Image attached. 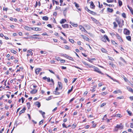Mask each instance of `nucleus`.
I'll list each match as a JSON object with an SVG mask.
<instances>
[{
    "instance_id": "obj_62",
    "label": "nucleus",
    "mask_w": 133,
    "mask_h": 133,
    "mask_svg": "<svg viewBox=\"0 0 133 133\" xmlns=\"http://www.w3.org/2000/svg\"><path fill=\"white\" fill-rule=\"evenodd\" d=\"M77 78H74V80L72 81V83H74L77 80Z\"/></svg>"
},
{
    "instance_id": "obj_59",
    "label": "nucleus",
    "mask_w": 133,
    "mask_h": 133,
    "mask_svg": "<svg viewBox=\"0 0 133 133\" xmlns=\"http://www.w3.org/2000/svg\"><path fill=\"white\" fill-rule=\"evenodd\" d=\"M43 123V120H42L40 121L39 122V125H41Z\"/></svg>"
},
{
    "instance_id": "obj_9",
    "label": "nucleus",
    "mask_w": 133,
    "mask_h": 133,
    "mask_svg": "<svg viewBox=\"0 0 133 133\" xmlns=\"http://www.w3.org/2000/svg\"><path fill=\"white\" fill-rule=\"evenodd\" d=\"M59 89H61L62 88V83L60 82H58V83Z\"/></svg>"
},
{
    "instance_id": "obj_61",
    "label": "nucleus",
    "mask_w": 133,
    "mask_h": 133,
    "mask_svg": "<svg viewBox=\"0 0 133 133\" xmlns=\"http://www.w3.org/2000/svg\"><path fill=\"white\" fill-rule=\"evenodd\" d=\"M51 99V96H50V97H49L48 98H47L46 99V100L48 101V100Z\"/></svg>"
},
{
    "instance_id": "obj_20",
    "label": "nucleus",
    "mask_w": 133,
    "mask_h": 133,
    "mask_svg": "<svg viewBox=\"0 0 133 133\" xmlns=\"http://www.w3.org/2000/svg\"><path fill=\"white\" fill-rule=\"evenodd\" d=\"M79 28L82 31H83L85 30L84 28L82 26H79Z\"/></svg>"
},
{
    "instance_id": "obj_25",
    "label": "nucleus",
    "mask_w": 133,
    "mask_h": 133,
    "mask_svg": "<svg viewBox=\"0 0 133 133\" xmlns=\"http://www.w3.org/2000/svg\"><path fill=\"white\" fill-rule=\"evenodd\" d=\"M24 28L25 29L27 30H30V29H31V28L27 26H25Z\"/></svg>"
},
{
    "instance_id": "obj_40",
    "label": "nucleus",
    "mask_w": 133,
    "mask_h": 133,
    "mask_svg": "<svg viewBox=\"0 0 133 133\" xmlns=\"http://www.w3.org/2000/svg\"><path fill=\"white\" fill-rule=\"evenodd\" d=\"M127 112L130 116H131V115L132 113L131 111L127 110Z\"/></svg>"
},
{
    "instance_id": "obj_36",
    "label": "nucleus",
    "mask_w": 133,
    "mask_h": 133,
    "mask_svg": "<svg viewBox=\"0 0 133 133\" xmlns=\"http://www.w3.org/2000/svg\"><path fill=\"white\" fill-rule=\"evenodd\" d=\"M64 48L66 50H69V48L68 46L67 45H65L64 46Z\"/></svg>"
},
{
    "instance_id": "obj_14",
    "label": "nucleus",
    "mask_w": 133,
    "mask_h": 133,
    "mask_svg": "<svg viewBox=\"0 0 133 133\" xmlns=\"http://www.w3.org/2000/svg\"><path fill=\"white\" fill-rule=\"evenodd\" d=\"M82 63L84 64L86 66H89V67H92L89 64H87V63H86L84 61L82 62Z\"/></svg>"
},
{
    "instance_id": "obj_17",
    "label": "nucleus",
    "mask_w": 133,
    "mask_h": 133,
    "mask_svg": "<svg viewBox=\"0 0 133 133\" xmlns=\"http://www.w3.org/2000/svg\"><path fill=\"white\" fill-rule=\"evenodd\" d=\"M66 21V20L65 19H62L60 22V23L62 24L65 23V22Z\"/></svg>"
},
{
    "instance_id": "obj_46",
    "label": "nucleus",
    "mask_w": 133,
    "mask_h": 133,
    "mask_svg": "<svg viewBox=\"0 0 133 133\" xmlns=\"http://www.w3.org/2000/svg\"><path fill=\"white\" fill-rule=\"evenodd\" d=\"M109 64L112 67L114 68V65L112 63H109Z\"/></svg>"
},
{
    "instance_id": "obj_34",
    "label": "nucleus",
    "mask_w": 133,
    "mask_h": 133,
    "mask_svg": "<svg viewBox=\"0 0 133 133\" xmlns=\"http://www.w3.org/2000/svg\"><path fill=\"white\" fill-rule=\"evenodd\" d=\"M109 12H111L113 11V9H107V10Z\"/></svg>"
},
{
    "instance_id": "obj_35",
    "label": "nucleus",
    "mask_w": 133,
    "mask_h": 133,
    "mask_svg": "<svg viewBox=\"0 0 133 133\" xmlns=\"http://www.w3.org/2000/svg\"><path fill=\"white\" fill-rule=\"evenodd\" d=\"M116 21L118 23V24H119L121 23V22L119 20V19L117 18L116 19Z\"/></svg>"
},
{
    "instance_id": "obj_49",
    "label": "nucleus",
    "mask_w": 133,
    "mask_h": 133,
    "mask_svg": "<svg viewBox=\"0 0 133 133\" xmlns=\"http://www.w3.org/2000/svg\"><path fill=\"white\" fill-rule=\"evenodd\" d=\"M71 25L77 27V24H74L73 23L71 24Z\"/></svg>"
},
{
    "instance_id": "obj_64",
    "label": "nucleus",
    "mask_w": 133,
    "mask_h": 133,
    "mask_svg": "<svg viewBox=\"0 0 133 133\" xmlns=\"http://www.w3.org/2000/svg\"><path fill=\"white\" fill-rule=\"evenodd\" d=\"M84 99V98H81L80 99V101H83Z\"/></svg>"
},
{
    "instance_id": "obj_52",
    "label": "nucleus",
    "mask_w": 133,
    "mask_h": 133,
    "mask_svg": "<svg viewBox=\"0 0 133 133\" xmlns=\"http://www.w3.org/2000/svg\"><path fill=\"white\" fill-rule=\"evenodd\" d=\"M17 121H16L15 122V124H14V126H16V127L17 125H18V124H17Z\"/></svg>"
},
{
    "instance_id": "obj_30",
    "label": "nucleus",
    "mask_w": 133,
    "mask_h": 133,
    "mask_svg": "<svg viewBox=\"0 0 133 133\" xmlns=\"http://www.w3.org/2000/svg\"><path fill=\"white\" fill-rule=\"evenodd\" d=\"M101 40L102 41H103V42H106V40L105 38H104V36L103 37L101 38Z\"/></svg>"
},
{
    "instance_id": "obj_23",
    "label": "nucleus",
    "mask_w": 133,
    "mask_h": 133,
    "mask_svg": "<svg viewBox=\"0 0 133 133\" xmlns=\"http://www.w3.org/2000/svg\"><path fill=\"white\" fill-rule=\"evenodd\" d=\"M90 6L92 8H94L95 6V5H94L92 1L91 2Z\"/></svg>"
},
{
    "instance_id": "obj_43",
    "label": "nucleus",
    "mask_w": 133,
    "mask_h": 133,
    "mask_svg": "<svg viewBox=\"0 0 133 133\" xmlns=\"http://www.w3.org/2000/svg\"><path fill=\"white\" fill-rule=\"evenodd\" d=\"M55 59L57 61H59L60 60V57H56Z\"/></svg>"
},
{
    "instance_id": "obj_19",
    "label": "nucleus",
    "mask_w": 133,
    "mask_h": 133,
    "mask_svg": "<svg viewBox=\"0 0 133 133\" xmlns=\"http://www.w3.org/2000/svg\"><path fill=\"white\" fill-rule=\"evenodd\" d=\"M126 38L127 40L130 41H131V37L130 36H127L126 37Z\"/></svg>"
},
{
    "instance_id": "obj_53",
    "label": "nucleus",
    "mask_w": 133,
    "mask_h": 133,
    "mask_svg": "<svg viewBox=\"0 0 133 133\" xmlns=\"http://www.w3.org/2000/svg\"><path fill=\"white\" fill-rule=\"evenodd\" d=\"M109 77V78H110L113 81H116V80L115 79H113L112 77L111 76H109L108 77Z\"/></svg>"
},
{
    "instance_id": "obj_15",
    "label": "nucleus",
    "mask_w": 133,
    "mask_h": 133,
    "mask_svg": "<svg viewBox=\"0 0 133 133\" xmlns=\"http://www.w3.org/2000/svg\"><path fill=\"white\" fill-rule=\"evenodd\" d=\"M82 36H83V38L84 39H85V40H86L87 41H88L89 40V38H88L86 36L83 35H82Z\"/></svg>"
},
{
    "instance_id": "obj_60",
    "label": "nucleus",
    "mask_w": 133,
    "mask_h": 133,
    "mask_svg": "<svg viewBox=\"0 0 133 133\" xmlns=\"http://www.w3.org/2000/svg\"><path fill=\"white\" fill-rule=\"evenodd\" d=\"M47 26H48V27H49L51 28H52V26L50 24H48L47 25Z\"/></svg>"
},
{
    "instance_id": "obj_24",
    "label": "nucleus",
    "mask_w": 133,
    "mask_h": 133,
    "mask_svg": "<svg viewBox=\"0 0 133 133\" xmlns=\"http://www.w3.org/2000/svg\"><path fill=\"white\" fill-rule=\"evenodd\" d=\"M104 37L105 38L108 42L110 41V40L108 37V36L106 35H104Z\"/></svg>"
},
{
    "instance_id": "obj_11",
    "label": "nucleus",
    "mask_w": 133,
    "mask_h": 133,
    "mask_svg": "<svg viewBox=\"0 0 133 133\" xmlns=\"http://www.w3.org/2000/svg\"><path fill=\"white\" fill-rule=\"evenodd\" d=\"M62 26L64 28H69V25L68 24H65L62 25Z\"/></svg>"
},
{
    "instance_id": "obj_56",
    "label": "nucleus",
    "mask_w": 133,
    "mask_h": 133,
    "mask_svg": "<svg viewBox=\"0 0 133 133\" xmlns=\"http://www.w3.org/2000/svg\"><path fill=\"white\" fill-rule=\"evenodd\" d=\"M69 41L71 43H73L74 42V41L72 39H69Z\"/></svg>"
},
{
    "instance_id": "obj_47",
    "label": "nucleus",
    "mask_w": 133,
    "mask_h": 133,
    "mask_svg": "<svg viewBox=\"0 0 133 133\" xmlns=\"http://www.w3.org/2000/svg\"><path fill=\"white\" fill-rule=\"evenodd\" d=\"M106 104V103H103L102 104H101V105L100 107H103V106H104Z\"/></svg>"
},
{
    "instance_id": "obj_6",
    "label": "nucleus",
    "mask_w": 133,
    "mask_h": 133,
    "mask_svg": "<svg viewBox=\"0 0 133 133\" xmlns=\"http://www.w3.org/2000/svg\"><path fill=\"white\" fill-rule=\"evenodd\" d=\"M58 89V87H56L55 89V91L53 92V94L55 95H59L60 94V93L59 92H57Z\"/></svg>"
},
{
    "instance_id": "obj_63",
    "label": "nucleus",
    "mask_w": 133,
    "mask_h": 133,
    "mask_svg": "<svg viewBox=\"0 0 133 133\" xmlns=\"http://www.w3.org/2000/svg\"><path fill=\"white\" fill-rule=\"evenodd\" d=\"M64 81L65 82V83H67L68 82V80L66 78H64Z\"/></svg>"
},
{
    "instance_id": "obj_54",
    "label": "nucleus",
    "mask_w": 133,
    "mask_h": 133,
    "mask_svg": "<svg viewBox=\"0 0 133 133\" xmlns=\"http://www.w3.org/2000/svg\"><path fill=\"white\" fill-rule=\"evenodd\" d=\"M62 126H63V127H64V128H68V127H67L66 126V125H65V123H63V124H62Z\"/></svg>"
},
{
    "instance_id": "obj_31",
    "label": "nucleus",
    "mask_w": 133,
    "mask_h": 133,
    "mask_svg": "<svg viewBox=\"0 0 133 133\" xmlns=\"http://www.w3.org/2000/svg\"><path fill=\"white\" fill-rule=\"evenodd\" d=\"M97 3L99 5V8H102L103 5L102 4H100V2H97Z\"/></svg>"
},
{
    "instance_id": "obj_33",
    "label": "nucleus",
    "mask_w": 133,
    "mask_h": 133,
    "mask_svg": "<svg viewBox=\"0 0 133 133\" xmlns=\"http://www.w3.org/2000/svg\"><path fill=\"white\" fill-rule=\"evenodd\" d=\"M74 4H75V6L76 8H77L79 7V5L76 2H74Z\"/></svg>"
},
{
    "instance_id": "obj_10",
    "label": "nucleus",
    "mask_w": 133,
    "mask_h": 133,
    "mask_svg": "<svg viewBox=\"0 0 133 133\" xmlns=\"http://www.w3.org/2000/svg\"><path fill=\"white\" fill-rule=\"evenodd\" d=\"M65 56H66V57L70 60H73V58L71 57L67 56L66 54H65Z\"/></svg>"
},
{
    "instance_id": "obj_29",
    "label": "nucleus",
    "mask_w": 133,
    "mask_h": 133,
    "mask_svg": "<svg viewBox=\"0 0 133 133\" xmlns=\"http://www.w3.org/2000/svg\"><path fill=\"white\" fill-rule=\"evenodd\" d=\"M34 30L36 31H40L41 30V29L38 28H34Z\"/></svg>"
},
{
    "instance_id": "obj_45",
    "label": "nucleus",
    "mask_w": 133,
    "mask_h": 133,
    "mask_svg": "<svg viewBox=\"0 0 133 133\" xmlns=\"http://www.w3.org/2000/svg\"><path fill=\"white\" fill-rule=\"evenodd\" d=\"M116 117H122V116L121 114H118L116 115Z\"/></svg>"
},
{
    "instance_id": "obj_2",
    "label": "nucleus",
    "mask_w": 133,
    "mask_h": 133,
    "mask_svg": "<svg viewBox=\"0 0 133 133\" xmlns=\"http://www.w3.org/2000/svg\"><path fill=\"white\" fill-rule=\"evenodd\" d=\"M92 68L94 69L93 70L95 72H97L98 73L103 74V73L100 71V70L97 68L95 67V66H92Z\"/></svg>"
},
{
    "instance_id": "obj_39",
    "label": "nucleus",
    "mask_w": 133,
    "mask_h": 133,
    "mask_svg": "<svg viewBox=\"0 0 133 133\" xmlns=\"http://www.w3.org/2000/svg\"><path fill=\"white\" fill-rule=\"evenodd\" d=\"M122 16L124 18H126V15L125 13H122Z\"/></svg>"
},
{
    "instance_id": "obj_42",
    "label": "nucleus",
    "mask_w": 133,
    "mask_h": 133,
    "mask_svg": "<svg viewBox=\"0 0 133 133\" xmlns=\"http://www.w3.org/2000/svg\"><path fill=\"white\" fill-rule=\"evenodd\" d=\"M113 24L114 25V26L116 28L117 26V24L115 22H114Z\"/></svg>"
},
{
    "instance_id": "obj_57",
    "label": "nucleus",
    "mask_w": 133,
    "mask_h": 133,
    "mask_svg": "<svg viewBox=\"0 0 133 133\" xmlns=\"http://www.w3.org/2000/svg\"><path fill=\"white\" fill-rule=\"evenodd\" d=\"M21 99H22V103H23L24 102V101L25 99L23 97H22L21 98Z\"/></svg>"
},
{
    "instance_id": "obj_12",
    "label": "nucleus",
    "mask_w": 133,
    "mask_h": 133,
    "mask_svg": "<svg viewBox=\"0 0 133 133\" xmlns=\"http://www.w3.org/2000/svg\"><path fill=\"white\" fill-rule=\"evenodd\" d=\"M37 90L34 89L32 90L30 92L32 94H35L37 92Z\"/></svg>"
},
{
    "instance_id": "obj_5",
    "label": "nucleus",
    "mask_w": 133,
    "mask_h": 133,
    "mask_svg": "<svg viewBox=\"0 0 133 133\" xmlns=\"http://www.w3.org/2000/svg\"><path fill=\"white\" fill-rule=\"evenodd\" d=\"M42 70V69L41 68H37L35 70V72L36 74H38L39 72Z\"/></svg>"
},
{
    "instance_id": "obj_13",
    "label": "nucleus",
    "mask_w": 133,
    "mask_h": 133,
    "mask_svg": "<svg viewBox=\"0 0 133 133\" xmlns=\"http://www.w3.org/2000/svg\"><path fill=\"white\" fill-rule=\"evenodd\" d=\"M127 89L130 92L133 93V89L131 88L130 87H128L127 88Z\"/></svg>"
},
{
    "instance_id": "obj_18",
    "label": "nucleus",
    "mask_w": 133,
    "mask_h": 133,
    "mask_svg": "<svg viewBox=\"0 0 133 133\" xmlns=\"http://www.w3.org/2000/svg\"><path fill=\"white\" fill-rule=\"evenodd\" d=\"M39 111L40 113L42 115L43 117H44V115L45 114V113L44 112H43L42 110H39Z\"/></svg>"
},
{
    "instance_id": "obj_21",
    "label": "nucleus",
    "mask_w": 133,
    "mask_h": 133,
    "mask_svg": "<svg viewBox=\"0 0 133 133\" xmlns=\"http://www.w3.org/2000/svg\"><path fill=\"white\" fill-rule=\"evenodd\" d=\"M42 19L45 21H47L48 19V17L47 16H45L42 17Z\"/></svg>"
},
{
    "instance_id": "obj_1",
    "label": "nucleus",
    "mask_w": 133,
    "mask_h": 133,
    "mask_svg": "<svg viewBox=\"0 0 133 133\" xmlns=\"http://www.w3.org/2000/svg\"><path fill=\"white\" fill-rule=\"evenodd\" d=\"M123 126L122 125V124H120L119 125H117L115 127L114 131H117L118 129H123Z\"/></svg>"
},
{
    "instance_id": "obj_22",
    "label": "nucleus",
    "mask_w": 133,
    "mask_h": 133,
    "mask_svg": "<svg viewBox=\"0 0 133 133\" xmlns=\"http://www.w3.org/2000/svg\"><path fill=\"white\" fill-rule=\"evenodd\" d=\"M26 105H27V107L28 109H29L30 108V106H30L31 104H30V103L29 102L27 103H26Z\"/></svg>"
},
{
    "instance_id": "obj_16",
    "label": "nucleus",
    "mask_w": 133,
    "mask_h": 133,
    "mask_svg": "<svg viewBox=\"0 0 133 133\" xmlns=\"http://www.w3.org/2000/svg\"><path fill=\"white\" fill-rule=\"evenodd\" d=\"M86 9V10L88 11V12H89V13H91V14H93V15H94L95 13L94 12L91 11L89 10V9Z\"/></svg>"
},
{
    "instance_id": "obj_58",
    "label": "nucleus",
    "mask_w": 133,
    "mask_h": 133,
    "mask_svg": "<svg viewBox=\"0 0 133 133\" xmlns=\"http://www.w3.org/2000/svg\"><path fill=\"white\" fill-rule=\"evenodd\" d=\"M47 79V81L48 82H50V78L49 77H48L46 79Z\"/></svg>"
},
{
    "instance_id": "obj_44",
    "label": "nucleus",
    "mask_w": 133,
    "mask_h": 133,
    "mask_svg": "<svg viewBox=\"0 0 133 133\" xmlns=\"http://www.w3.org/2000/svg\"><path fill=\"white\" fill-rule=\"evenodd\" d=\"M107 94H108V93L106 92H104L102 93V94L103 96Z\"/></svg>"
},
{
    "instance_id": "obj_51",
    "label": "nucleus",
    "mask_w": 133,
    "mask_h": 133,
    "mask_svg": "<svg viewBox=\"0 0 133 133\" xmlns=\"http://www.w3.org/2000/svg\"><path fill=\"white\" fill-rule=\"evenodd\" d=\"M61 62V63H64L65 62V61L64 59L60 60Z\"/></svg>"
},
{
    "instance_id": "obj_48",
    "label": "nucleus",
    "mask_w": 133,
    "mask_h": 133,
    "mask_svg": "<svg viewBox=\"0 0 133 133\" xmlns=\"http://www.w3.org/2000/svg\"><path fill=\"white\" fill-rule=\"evenodd\" d=\"M120 59H121L122 61L124 62L125 63H126V62L124 60V59L122 57H120Z\"/></svg>"
},
{
    "instance_id": "obj_26",
    "label": "nucleus",
    "mask_w": 133,
    "mask_h": 133,
    "mask_svg": "<svg viewBox=\"0 0 133 133\" xmlns=\"http://www.w3.org/2000/svg\"><path fill=\"white\" fill-rule=\"evenodd\" d=\"M96 87V86H94L92 89H90V90L92 92H94L95 91V88Z\"/></svg>"
},
{
    "instance_id": "obj_28",
    "label": "nucleus",
    "mask_w": 133,
    "mask_h": 133,
    "mask_svg": "<svg viewBox=\"0 0 133 133\" xmlns=\"http://www.w3.org/2000/svg\"><path fill=\"white\" fill-rule=\"evenodd\" d=\"M101 51L103 52L106 53L107 51L103 48H102L101 49Z\"/></svg>"
},
{
    "instance_id": "obj_8",
    "label": "nucleus",
    "mask_w": 133,
    "mask_h": 133,
    "mask_svg": "<svg viewBox=\"0 0 133 133\" xmlns=\"http://www.w3.org/2000/svg\"><path fill=\"white\" fill-rule=\"evenodd\" d=\"M35 105L37 106L38 108H39L41 106V104L40 103L38 102H36L35 103Z\"/></svg>"
},
{
    "instance_id": "obj_55",
    "label": "nucleus",
    "mask_w": 133,
    "mask_h": 133,
    "mask_svg": "<svg viewBox=\"0 0 133 133\" xmlns=\"http://www.w3.org/2000/svg\"><path fill=\"white\" fill-rule=\"evenodd\" d=\"M49 71L50 72H51V73L54 74H55V73L52 70H49Z\"/></svg>"
},
{
    "instance_id": "obj_38",
    "label": "nucleus",
    "mask_w": 133,
    "mask_h": 133,
    "mask_svg": "<svg viewBox=\"0 0 133 133\" xmlns=\"http://www.w3.org/2000/svg\"><path fill=\"white\" fill-rule=\"evenodd\" d=\"M11 52L14 53L15 54L16 53V51L14 50H11Z\"/></svg>"
},
{
    "instance_id": "obj_41",
    "label": "nucleus",
    "mask_w": 133,
    "mask_h": 133,
    "mask_svg": "<svg viewBox=\"0 0 133 133\" xmlns=\"http://www.w3.org/2000/svg\"><path fill=\"white\" fill-rule=\"evenodd\" d=\"M24 110H22L19 113V115H20L22 113H23L24 112Z\"/></svg>"
},
{
    "instance_id": "obj_3",
    "label": "nucleus",
    "mask_w": 133,
    "mask_h": 133,
    "mask_svg": "<svg viewBox=\"0 0 133 133\" xmlns=\"http://www.w3.org/2000/svg\"><path fill=\"white\" fill-rule=\"evenodd\" d=\"M124 34L126 35H130V31L127 29H125L124 30Z\"/></svg>"
},
{
    "instance_id": "obj_50",
    "label": "nucleus",
    "mask_w": 133,
    "mask_h": 133,
    "mask_svg": "<svg viewBox=\"0 0 133 133\" xmlns=\"http://www.w3.org/2000/svg\"><path fill=\"white\" fill-rule=\"evenodd\" d=\"M123 77H123V78L124 79V80L125 82H127L128 81V79H127V78L126 77H124V76H123Z\"/></svg>"
},
{
    "instance_id": "obj_37",
    "label": "nucleus",
    "mask_w": 133,
    "mask_h": 133,
    "mask_svg": "<svg viewBox=\"0 0 133 133\" xmlns=\"http://www.w3.org/2000/svg\"><path fill=\"white\" fill-rule=\"evenodd\" d=\"M118 4H119V5L120 6H121L122 4V2L121 1H120V0H119V1H118Z\"/></svg>"
},
{
    "instance_id": "obj_4",
    "label": "nucleus",
    "mask_w": 133,
    "mask_h": 133,
    "mask_svg": "<svg viewBox=\"0 0 133 133\" xmlns=\"http://www.w3.org/2000/svg\"><path fill=\"white\" fill-rule=\"evenodd\" d=\"M116 37H117V38L121 42H122L123 41V40L121 38V37L118 34H116Z\"/></svg>"
},
{
    "instance_id": "obj_32",
    "label": "nucleus",
    "mask_w": 133,
    "mask_h": 133,
    "mask_svg": "<svg viewBox=\"0 0 133 133\" xmlns=\"http://www.w3.org/2000/svg\"><path fill=\"white\" fill-rule=\"evenodd\" d=\"M73 86H72L71 87V89H70L68 91V94H70V93L72 91V90H73Z\"/></svg>"
},
{
    "instance_id": "obj_7",
    "label": "nucleus",
    "mask_w": 133,
    "mask_h": 133,
    "mask_svg": "<svg viewBox=\"0 0 133 133\" xmlns=\"http://www.w3.org/2000/svg\"><path fill=\"white\" fill-rule=\"evenodd\" d=\"M60 11H63V13L64 16H65L66 15V9H60Z\"/></svg>"
},
{
    "instance_id": "obj_27",
    "label": "nucleus",
    "mask_w": 133,
    "mask_h": 133,
    "mask_svg": "<svg viewBox=\"0 0 133 133\" xmlns=\"http://www.w3.org/2000/svg\"><path fill=\"white\" fill-rule=\"evenodd\" d=\"M91 19L94 22H96V23H97V22H98V21L94 18L93 17H91Z\"/></svg>"
}]
</instances>
